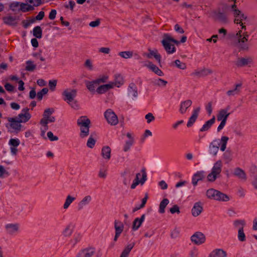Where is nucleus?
<instances>
[{"mask_svg": "<svg viewBox=\"0 0 257 257\" xmlns=\"http://www.w3.org/2000/svg\"><path fill=\"white\" fill-rule=\"evenodd\" d=\"M234 2V4L230 6H228V9H230L233 13L234 16V22L236 24H239L241 26V30H239L235 34L233 38V46L236 48L239 51H247L249 49V44L248 43V39L249 35L246 31V27L243 25L245 23L247 17L243 14L236 9V6L234 3L235 0H230Z\"/></svg>", "mask_w": 257, "mask_h": 257, "instance_id": "f257e3e1", "label": "nucleus"}, {"mask_svg": "<svg viewBox=\"0 0 257 257\" xmlns=\"http://www.w3.org/2000/svg\"><path fill=\"white\" fill-rule=\"evenodd\" d=\"M228 140V137L226 136H222L220 139L213 140L209 145V153L213 156H216L219 151V146H220V150L224 152L226 148Z\"/></svg>", "mask_w": 257, "mask_h": 257, "instance_id": "f03ea898", "label": "nucleus"}, {"mask_svg": "<svg viewBox=\"0 0 257 257\" xmlns=\"http://www.w3.org/2000/svg\"><path fill=\"white\" fill-rule=\"evenodd\" d=\"M161 43L168 54H172L176 51L175 45H179L180 42L174 39L170 34H164Z\"/></svg>", "mask_w": 257, "mask_h": 257, "instance_id": "7ed1b4c3", "label": "nucleus"}, {"mask_svg": "<svg viewBox=\"0 0 257 257\" xmlns=\"http://www.w3.org/2000/svg\"><path fill=\"white\" fill-rule=\"evenodd\" d=\"M206 195L208 199L218 201L227 202L230 200V197L227 195L213 188L208 189Z\"/></svg>", "mask_w": 257, "mask_h": 257, "instance_id": "20e7f679", "label": "nucleus"}, {"mask_svg": "<svg viewBox=\"0 0 257 257\" xmlns=\"http://www.w3.org/2000/svg\"><path fill=\"white\" fill-rule=\"evenodd\" d=\"M222 162L221 160L217 161L213 166L211 172L207 177V180L213 182L215 181L222 171Z\"/></svg>", "mask_w": 257, "mask_h": 257, "instance_id": "39448f33", "label": "nucleus"}, {"mask_svg": "<svg viewBox=\"0 0 257 257\" xmlns=\"http://www.w3.org/2000/svg\"><path fill=\"white\" fill-rule=\"evenodd\" d=\"M8 120L9 123L6 126L9 130L10 132L18 133L21 131L22 125L21 122L16 118L9 117Z\"/></svg>", "mask_w": 257, "mask_h": 257, "instance_id": "423d86ee", "label": "nucleus"}, {"mask_svg": "<svg viewBox=\"0 0 257 257\" xmlns=\"http://www.w3.org/2000/svg\"><path fill=\"white\" fill-rule=\"evenodd\" d=\"M54 110L52 108H48L46 109L43 114V118L41 119L40 122L43 123H49L50 122H54L55 121L54 116H52Z\"/></svg>", "mask_w": 257, "mask_h": 257, "instance_id": "0eeeda50", "label": "nucleus"}, {"mask_svg": "<svg viewBox=\"0 0 257 257\" xmlns=\"http://www.w3.org/2000/svg\"><path fill=\"white\" fill-rule=\"evenodd\" d=\"M104 117L107 122L111 125H115L118 122L117 115L114 112L110 109H108L104 112Z\"/></svg>", "mask_w": 257, "mask_h": 257, "instance_id": "6e6552de", "label": "nucleus"}, {"mask_svg": "<svg viewBox=\"0 0 257 257\" xmlns=\"http://www.w3.org/2000/svg\"><path fill=\"white\" fill-rule=\"evenodd\" d=\"M142 174L140 173L136 174V178L131 185V188L135 189L139 184L143 185L147 180V174L144 170H142Z\"/></svg>", "mask_w": 257, "mask_h": 257, "instance_id": "1a4fd4ad", "label": "nucleus"}, {"mask_svg": "<svg viewBox=\"0 0 257 257\" xmlns=\"http://www.w3.org/2000/svg\"><path fill=\"white\" fill-rule=\"evenodd\" d=\"M253 60L251 57L246 56L244 57H238L234 62L237 67L241 68L247 66H250L252 63Z\"/></svg>", "mask_w": 257, "mask_h": 257, "instance_id": "9d476101", "label": "nucleus"}, {"mask_svg": "<svg viewBox=\"0 0 257 257\" xmlns=\"http://www.w3.org/2000/svg\"><path fill=\"white\" fill-rule=\"evenodd\" d=\"M95 252L96 249L94 247H87L80 250L76 257H92Z\"/></svg>", "mask_w": 257, "mask_h": 257, "instance_id": "9b49d317", "label": "nucleus"}, {"mask_svg": "<svg viewBox=\"0 0 257 257\" xmlns=\"http://www.w3.org/2000/svg\"><path fill=\"white\" fill-rule=\"evenodd\" d=\"M5 229L7 234L15 235L19 231L20 225L17 223H8L5 225Z\"/></svg>", "mask_w": 257, "mask_h": 257, "instance_id": "f8f14e48", "label": "nucleus"}, {"mask_svg": "<svg viewBox=\"0 0 257 257\" xmlns=\"http://www.w3.org/2000/svg\"><path fill=\"white\" fill-rule=\"evenodd\" d=\"M230 109V106L228 105L224 108L220 109L217 114V120L218 121H226L228 117L230 114L229 112Z\"/></svg>", "mask_w": 257, "mask_h": 257, "instance_id": "ddd939ff", "label": "nucleus"}, {"mask_svg": "<svg viewBox=\"0 0 257 257\" xmlns=\"http://www.w3.org/2000/svg\"><path fill=\"white\" fill-rule=\"evenodd\" d=\"M29 109L27 107L24 108L22 110L21 112L18 114L16 118L21 123H25L27 122L31 117V114L29 112Z\"/></svg>", "mask_w": 257, "mask_h": 257, "instance_id": "4468645a", "label": "nucleus"}, {"mask_svg": "<svg viewBox=\"0 0 257 257\" xmlns=\"http://www.w3.org/2000/svg\"><path fill=\"white\" fill-rule=\"evenodd\" d=\"M77 95V90L76 89H67L62 93V95L64 97V100L67 102L72 101Z\"/></svg>", "mask_w": 257, "mask_h": 257, "instance_id": "2eb2a0df", "label": "nucleus"}, {"mask_svg": "<svg viewBox=\"0 0 257 257\" xmlns=\"http://www.w3.org/2000/svg\"><path fill=\"white\" fill-rule=\"evenodd\" d=\"M3 21L6 25L12 27H16L18 24L19 18L16 16L8 15L3 18Z\"/></svg>", "mask_w": 257, "mask_h": 257, "instance_id": "dca6fc26", "label": "nucleus"}, {"mask_svg": "<svg viewBox=\"0 0 257 257\" xmlns=\"http://www.w3.org/2000/svg\"><path fill=\"white\" fill-rule=\"evenodd\" d=\"M191 241L195 244L200 245L205 241V236L201 232H196L191 237Z\"/></svg>", "mask_w": 257, "mask_h": 257, "instance_id": "f3484780", "label": "nucleus"}, {"mask_svg": "<svg viewBox=\"0 0 257 257\" xmlns=\"http://www.w3.org/2000/svg\"><path fill=\"white\" fill-rule=\"evenodd\" d=\"M8 144L10 147L11 154L16 156L18 153L17 147L20 144V141L18 138H12L9 140Z\"/></svg>", "mask_w": 257, "mask_h": 257, "instance_id": "a211bd4d", "label": "nucleus"}, {"mask_svg": "<svg viewBox=\"0 0 257 257\" xmlns=\"http://www.w3.org/2000/svg\"><path fill=\"white\" fill-rule=\"evenodd\" d=\"M92 201V197L90 195L84 196L78 203V209L81 210L83 208L91 203Z\"/></svg>", "mask_w": 257, "mask_h": 257, "instance_id": "6ab92c4d", "label": "nucleus"}, {"mask_svg": "<svg viewBox=\"0 0 257 257\" xmlns=\"http://www.w3.org/2000/svg\"><path fill=\"white\" fill-rule=\"evenodd\" d=\"M233 175L242 182H245L247 180V175L242 169L236 167L234 169Z\"/></svg>", "mask_w": 257, "mask_h": 257, "instance_id": "aec40b11", "label": "nucleus"}, {"mask_svg": "<svg viewBox=\"0 0 257 257\" xmlns=\"http://www.w3.org/2000/svg\"><path fill=\"white\" fill-rule=\"evenodd\" d=\"M144 66L148 68L149 69L152 70L153 72L159 76H163L164 75L163 71L160 69L158 67L151 62H148V63L145 64Z\"/></svg>", "mask_w": 257, "mask_h": 257, "instance_id": "412c9836", "label": "nucleus"}, {"mask_svg": "<svg viewBox=\"0 0 257 257\" xmlns=\"http://www.w3.org/2000/svg\"><path fill=\"white\" fill-rule=\"evenodd\" d=\"M212 73L211 70L203 68L200 70H196L191 74L192 75L199 77H204Z\"/></svg>", "mask_w": 257, "mask_h": 257, "instance_id": "4be33fe9", "label": "nucleus"}, {"mask_svg": "<svg viewBox=\"0 0 257 257\" xmlns=\"http://www.w3.org/2000/svg\"><path fill=\"white\" fill-rule=\"evenodd\" d=\"M203 211V207L200 202H196L191 210L192 214L194 217L199 215Z\"/></svg>", "mask_w": 257, "mask_h": 257, "instance_id": "5701e85b", "label": "nucleus"}, {"mask_svg": "<svg viewBox=\"0 0 257 257\" xmlns=\"http://www.w3.org/2000/svg\"><path fill=\"white\" fill-rule=\"evenodd\" d=\"M126 137L128 138V140L125 142L123 148V150L125 152L128 151L134 143V139L132 134L127 133Z\"/></svg>", "mask_w": 257, "mask_h": 257, "instance_id": "b1692460", "label": "nucleus"}, {"mask_svg": "<svg viewBox=\"0 0 257 257\" xmlns=\"http://www.w3.org/2000/svg\"><path fill=\"white\" fill-rule=\"evenodd\" d=\"M251 184L254 189L257 190V167L255 166L251 167Z\"/></svg>", "mask_w": 257, "mask_h": 257, "instance_id": "393cba45", "label": "nucleus"}, {"mask_svg": "<svg viewBox=\"0 0 257 257\" xmlns=\"http://www.w3.org/2000/svg\"><path fill=\"white\" fill-rule=\"evenodd\" d=\"M200 109V107H197L193 110L192 112V114L189 118L187 124V126L188 127L191 126L193 125V124L195 122L197 118L198 117Z\"/></svg>", "mask_w": 257, "mask_h": 257, "instance_id": "a878e982", "label": "nucleus"}, {"mask_svg": "<svg viewBox=\"0 0 257 257\" xmlns=\"http://www.w3.org/2000/svg\"><path fill=\"white\" fill-rule=\"evenodd\" d=\"M212 17L216 20L222 23L227 22V18L225 14L218 11H214L212 13Z\"/></svg>", "mask_w": 257, "mask_h": 257, "instance_id": "bb28decb", "label": "nucleus"}, {"mask_svg": "<svg viewBox=\"0 0 257 257\" xmlns=\"http://www.w3.org/2000/svg\"><path fill=\"white\" fill-rule=\"evenodd\" d=\"M227 253L222 249L217 248L213 250L208 257H227Z\"/></svg>", "mask_w": 257, "mask_h": 257, "instance_id": "cd10ccee", "label": "nucleus"}, {"mask_svg": "<svg viewBox=\"0 0 257 257\" xmlns=\"http://www.w3.org/2000/svg\"><path fill=\"white\" fill-rule=\"evenodd\" d=\"M127 93L129 96L136 98L138 96L137 87L134 83H131L127 88Z\"/></svg>", "mask_w": 257, "mask_h": 257, "instance_id": "c85d7f7f", "label": "nucleus"}, {"mask_svg": "<svg viewBox=\"0 0 257 257\" xmlns=\"http://www.w3.org/2000/svg\"><path fill=\"white\" fill-rule=\"evenodd\" d=\"M77 123L80 128L81 127H86L89 126L90 120L87 116H82L77 119Z\"/></svg>", "mask_w": 257, "mask_h": 257, "instance_id": "c756f323", "label": "nucleus"}, {"mask_svg": "<svg viewBox=\"0 0 257 257\" xmlns=\"http://www.w3.org/2000/svg\"><path fill=\"white\" fill-rule=\"evenodd\" d=\"M205 172L203 171L197 172L195 173L192 179V183L194 186H196L199 181L202 180L204 177Z\"/></svg>", "mask_w": 257, "mask_h": 257, "instance_id": "7c9ffc66", "label": "nucleus"}, {"mask_svg": "<svg viewBox=\"0 0 257 257\" xmlns=\"http://www.w3.org/2000/svg\"><path fill=\"white\" fill-rule=\"evenodd\" d=\"M145 219V214H143L141 218H135L133 223L132 229L135 231L138 230L144 221Z\"/></svg>", "mask_w": 257, "mask_h": 257, "instance_id": "2f4dec72", "label": "nucleus"}, {"mask_svg": "<svg viewBox=\"0 0 257 257\" xmlns=\"http://www.w3.org/2000/svg\"><path fill=\"white\" fill-rule=\"evenodd\" d=\"M192 102L191 100H187L181 102L180 105L179 111L181 114L185 113L188 107L192 105Z\"/></svg>", "mask_w": 257, "mask_h": 257, "instance_id": "473e14b6", "label": "nucleus"}, {"mask_svg": "<svg viewBox=\"0 0 257 257\" xmlns=\"http://www.w3.org/2000/svg\"><path fill=\"white\" fill-rule=\"evenodd\" d=\"M124 83L123 79L122 76L119 74H116L114 75V81L113 82H110V84H112L113 87L115 86L117 87H119Z\"/></svg>", "mask_w": 257, "mask_h": 257, "instance_id": "72a5a7b5", "label": "nucleus"}, {"mask_svg": "<svg viewBox=\"0 0 257 257\" xmlns=\"http://www.w3.org/2000/svg\"><path fill=\"white\" fill-rule=\"evenodd\" d=\"M111 149L108 146H104L101 149V156L102 158L108 161L111 158Z\"/></svg>", "mask_w": 257, "mask_h": 257, "instance_id": "f704fd0d", "label": "nucleus"}, {"mask_svg": "<svg viewBox=\"0 0 257 257\" xmlns=\"http://www.w3.org/2000/svg\"><path fill=\"white\" fill-rule=\"evenodd\" d=\"M113 88L112 84H104L100 85L96 89V92L98 94H103L107 91L108 90Z\"/></svg>", "mask_w": 257, "mask_h": 257, "instance_id": "c9c22d12", "label": "nucleus"}, {"mask_svg": "<svg viewBox=\"0 0 257 257\" xmlns=\"http://www.w3.org/2000/svg\"><path fill=\"white\" fill-rule=\"evenodd\" d=\"M135 243L134 242L128 244L123 249L120 257H128L131 250L134 247Z\"/></svg>", "mask_w": 257, "mask_h": 257, "instance_id": "e433bc0d", "label": "nucleus"}, {"mask_svg": "<svg viewBox=\"0 0 257 257\" xmlns=\"http://www.w3.org/2000/svg\"><path fill=\"white\" fill-rule=\"evenodd\" d=\"M73 226L71 224L67 225L62 232V235L65 237H69L73 231Z\"/></svg>", "mask_w": 257, "mask_h": 257, "instance_id": "4c0bfd02", "label": "nucleus"}, {"mask_svg": "<svg viewBox=\"0 0 257 257\" xmlns=\"http://www.w3.org/2000/svg\"><path fill=\"white\" fill-rule=\"evenodd\" d=\"M114 227L115 233L121 234L123 230L124 225L120 221L115 220L114 221Z\"/></svg>", "mask_w": 257, "mask_h": 257, "instance_id": "58836bf2", "label": "nucleus"}, {"mask_svg": "<svg viewBox=\"0 0 257 257\" xmlns=\"http://www.w3.org/2000/svg\"><path fill=\"white\" fill-rule=\"evenodd\" d=\"M241 84L238 83L235 85V88L227 91L226 94L229 96H234L237 95L240 92Z\"/></svg>", "mask_w": 257, "mask_h": 257, "instance_id": "ea45409f", "label": "nucleus"}, {"mask_svg": "<svg viewBox=\"0 0 257 257\" xmlns=\"http://www.w3.org/2000/svg\"><path fill=\"white\" fill-rule=\"evenodd\" d=\"M215 116H213L211 119L207 121L203 125L202 127L200 129V131L203 132L208 131L212 126V125L215 122Z\"/></svg>", "mask_w": 257, "mask_h": 257, "instance_id": "a19ab883", "label": "nucleus"}, {"mask_svg": "<svg viewBox=\"0 0 257 257\" xmlns=\"http://www.w3.org/2000/svg\"><path fill=\"white\" fill-rule=\"evenodd\" d=\"M82 239V235L80 233H76L73 235L72 238L70 240V245L74 247Z\"/></svg>", "mask_w": 257, "mask_h": 257, "instance_id": "79ce46f5", "label": "nucleus"}, {"mask_svg": "<svg viewBox=\"0 0 257 257\" xmlns=\"http://www.w3.org/2000/svg\"><path fill=\"white\" fill-rule=\"evenodd\" d=\"M76 200V197L68 195L67 196L65 202L63 204V209H67L68 208L70 204Z\"/></svg>", "mask_w": 257, "mask_h": 257, "instance_id": "37998d69", "label": "nucleus"}, {"mask_svg": "<svg viewBox=\"0 0 257 257\" xmlns=\"http://www.w3.org/2000/svg\"><path fill=\"white\" fill-rule=\"evenodd\" d=\"M86 86L90 91H94L96 88V87L99 85L96 82V80L89 81H87L85 82Z\"/></svg>", "mask_w": 257, "mask_h": 257, "instance_id": "c03bdc74", "label": "nucleus"}, {"mask_svg": "<svg viewBox=\"0 0 257 257\" xmlns=\"http://www.w3.org/2000/svg\"><path fill=\"white\" fill-rule=\"evenodd\" d=\"M34 10V8L32 6L28 4L21 3L20 11L23 13L29 12Z\"/></svg>", "mask_w": 257, "mask_h": 257, "instance_id": "a18cd8bd", "label": "nucleus"}, {"mask_svg": "<svg viewBox=\"0 0 257 257\" xmlns=\"http://www.w3.org/2000/svg\"><path fill=\"white\" fill-rule=\"evenodd\" d=\"M169 201L167 198H164L162 200V201L160 202L159 205V213L162 214L164 213L165 211V209L167 205L169 204Z\"/></svg>", "mask_w": 257, "mask_h": 257, "instance_id": "49530a36", "label": "nucleus"}, {"mask_svg": "<svg viewBox=\"0 0 257 257\" xmlns=\"http://www.w3.org/2000/svg\"><path fill=\"white\" fill-rule=\"evenodd\" d=\"M118 55L122 58L129 59L134 56V52L132 51H122L118 53Z\"/></svg>", "mask_w": 257, "mask_h": 257, "instance_id": "de8ad7c7", "label": "nucleus"}, {"mask_svg": "<svg viewBox=\"0 0 257 257\" xmlns=\"http://www.w3.org/2000/svg\"><path fill=\"white\" fill-rule=\"evenodd\" d=\"M168 82L164 79L158 78L157 79H155L153 81V84L156 85L158 86L159 87H165L166 85L167 84Z\"/></svg>", "mask_w": 257, "mask_h": 257, "instance_id": "09e8293b", "label": "nucleus"}, {"mask_svg": "<svg viewBox=\"0 0 257 257\" xmlns=\"http://www.w3.org/2000/svg\"><path fill=\"white\" fill-rule=\"evenodd\" d=\"M233 225L238 230H242L245 225V222L244 220H236L233 222Z\"/></svg>", "mask_w": 257, "mask_h": 257, "instance_id": "8fccbe9b", "label": "nucleus"}, {"mask_svg": "<svg viewBox=\"0 0 257 257\" xmlns=\"http://www.w3.org/2000/svg\"><path fill=\"white\" fill-rule=\"evenodd\" d=\"M33 35L36 38L40 39L42 37V30L40 26L35 27L33 30Z\"/></svg>", "mask_w": 257, "mask_h": 257, "instance_id": "3c124183", "label": "nucleus"}, {"mask_svg": "<svg viewBox=\"0 0 257 257\" xmlns=\"http://www.w3.org/2000/svg\"><path fill=\"white\" fill-rule=\"evenodd\" d=\"M80 137L81 138H84L87 137L89 134V126L86 127H81L80 128Z\"/></svg>", "mask_w": 257, "mask_h": 257, "instance_id": "603ef678", "label": "nucleus"}, {"mask_svg": "<svg viewBox=\"0 0 257 257\" xmlns=\"http://www.w3.org/2000/svg\"><path fill=\"white\" fill-rule=\"evenodd\" d=\"M21 3L13 2L10 4L9 8L13 12L20 11Z\"/></svg>", "mask_w": 257, "mask_h": 257, "instance_id": "864d4df0", "label": "nucleus"}, {"mask_svg": "<svg viewBox=\"0 0 257 257\" xmlns=\"http://www.w3.org/2000/svg\"><path fill=\"white\" fill-rule=\"evenodd\" d=\"M25 69L28 71H33L36 68V65L31 60H28L26 62Z\"/></svg>", "mask_w": 257, "mask_h": 257, "instance_id": "5fc2aeb1", "label": "nucleus"}, {"mask_svg": "<svg viewBox=\"0 0 257 257\" xmlns=\"http://www.w3.org/2000/svg\"><path fill=\"white\" fill-rule=\"evenodd\" d=\"M84 66L88 71H93L94 69L92 61L89 59H86L84 63Z\"/></svg>", "mask_w": 257, "mask_h": 257, "instance_id": "6e6d98bb", "label": "nucleus"}, {"mask_svg": "<svg viewBox=\"0 0 257 257\" xmlns=\"http://www.w3.org/2000/svg\"><path fill=\"white\" fill-rule=\"evenodd\" d=\"M151 57L154 56V58L158 61L159 63L161 62V55L158 53L157 50H149Z\"/></svg>", "mask_w": 257, "mask_h": 257, "instance_id": "4d7b16f0", "label": "nucleus"}, {"mask_svg": "<svg viewBox=\"0 0 257 257\" xmlns=\"http://www.w3.org/2000/svg\"><path fill=\"white\" fill-rule=\"evenodd\" d=\"M223 159L227 162L228 163L232 160V156L230 152L227 151L224 152L222 156Z\"/></svg>", "mask_w": 257, "mask_h": 257, "instance_id": "13d9d810", "label": "nucleus"}, {"mask_svg": "<svg viewBox=\"0 0 257 257\" xmlns=\"http://www.w3.org/2000/svg\"><path fill=\"white\" fill-rule=\"evenodd\" d=\"M48 92V89L47 88H43L40 91L38 92L37 94V96L38 99L39 100H41L43 96L45 94H46Z\"/></svg>", "mask_w": 257, "mask_h": 257, "instance_id": "bf43d9fd", "label": "nucleus"}, {"mask_svg": "<svg viewBox=\"0 0 257 257\" xmlns=\"http://www.w3.org/2000/svg\"><path fill=\"white\" fill-rule=\"evenodd\" d=\"M199 251L196 247L192 248L189 251V257H198Z\"/></svg>", "mask_w": 257, "mask_h": 257, "instance_id": "052dcab7", "label": "nucleus"}, {"mask_svg": "<svg viewBox=\"0 0 257 257\" xmlns=\"http://www.w3.org/2000/svg\"><path fill=\"white\" fill-rule=\"evenodd\" d=\"M238 239L240 241H244L245 240V235L243 232V229L238 230Z\"/></svg>", "mask_w": 257, "mask_h": 257, "instance_id": "680f3d73", "label": "nucleus"}, {"mask_svg": "<svg viewBox=\"0 0 257 257\" xmlns=\"http://www.w3.org/2000/svg\"><path fill=\"white\" fill-rule=\"evenodd\" d=\"M67 103L74 109H78L79 108V104L76 100L73 99L72 101Z\"/></svg>", "mask_w": 257, "mask_h": 257, "instance_id": "e2e57ef3", "label": "nucleus"}, {"mask_svg": "<svg viewBox=\"0 0 257 257\" xmlns=\"http://www.w3.org/2000/svg\"><path fill=\"white\" fill-rule=\"evenodd\" d=\"M95 140L91 137H89L87 142V146L89 148H93L95 144Z\"/></svg>", "mask_w": 257, "mask_h": 257, "instance_id": "0e129e2a", "label": "nucleus"}, {"mask_svg": "<svg viewBox=\"0 0 257 257\" xmlns=\"http://www.w3.org/2000/svg\"><path fill=\"white\" fill-rule=\"evenodd\" d=\"M176 66L179 69L184 70L186 68V65L185 63L181 62L179 60H176L175 61Z\"/></svg>", "mask_w": 257, "mask_h": 257, "instance_id": "69168bd1", "label": "nucleus"}, {"mask_svg": "<svg viewBox=\"0 0 257 257\" xmlns=\"http://www.w3.org/2000/svg\"><path fill=\"white\" fill-rule=\"evenodd\" d=\"M9 172L6 171L4 167L0 165V178H4L5 176H9Z\"/></svg>", "mask_w": 257, "mask_h": 257, "instance_id": "338daca9", "label": "nucleus"}, {"mask_svg": "<svg viewBox=\"0 0 257 257\" xmlns=\"http://www.w3.org/2000/svg\"><path fill=\"white\" fill-rule=\"evenodd\" d=\"M107 176V171L106 169L104 168H100L99 173L98 176L100 178L105 179Z\"/></svg>", "mask_w": 257, "mask_h": 257, "instance_id": "774afa93", "label": "nucleus"}]
</instances>
